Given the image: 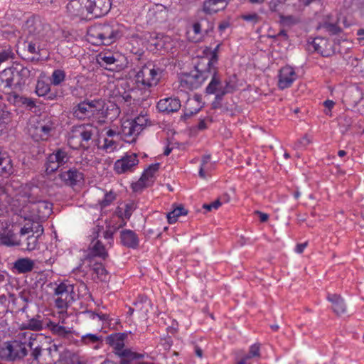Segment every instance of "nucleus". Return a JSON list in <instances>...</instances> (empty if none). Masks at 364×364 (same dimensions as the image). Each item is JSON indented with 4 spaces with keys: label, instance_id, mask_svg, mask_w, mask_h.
I'll use <instances>...</instances> for the list:
<instances>
[{
    "label": "nucleus",
    "instance_id": "32",
    "mask_svg": "<svg viewBox=\"0 0 364 364\" xmlns=\"http://www.w3.org/2000/svg\"><path fill=\"white\" fill-rule=\"evenodd\" d=\"M211 156L210 154L204 155L202 157L201 164L199 169V176L201 178H206L209 172L214 168V163L210 162Z\"/></svg>",
    "mask_w": 364,
    "mask_h": 364
},
{
    "label": "nucleus",
    "instance_id": "39",
    "mask_svg": "<svg viewBox=\"0 0 364 364\" xmlns=\"http://www.w3.org/2000/svg\"><path fill=\"white\" fill-rule=\"evenodd\" d=\"M50 90V86L43 80H38L36 87V93L39 97L46 96Z\"/></svg>",
    "mask_w": 364,
    "mask_h": 364
},
{
    "label": "nucleus",
    "instance_id": "2",
    "mask_svg": "<svg viewBox=\"0 0 364 364\" xmlns=\"http://www.w3.org/2000/svg\"><path fill=\"white\" fill-rule=\"evenodd\" d=\"M21 33L28 52L36 56L32 59L39 60L41 53L46 50L48 43L53 38V32L50 26L38 16L28 18L22 26Z\"/></svg>",
    "mask_w": 364,
    "mask_h": 364
},
{
    "label": "nucleus",
    "instance_id": "41",
    "mask_svg": "<svg viewBox=\"0 0 364 364\" xmlns=\"http://www.w3.org/2000/svg\"><path fill=\"white\" fill-rule=\"evenodd\" d=\"M40 316L32 318L28 321L26 328L32 331H41L43 329V322L39 319Z\"/></svg>",
    "mask_w": 364,
    "mask_h": 364
},
{
    "label": "nucleus",
    "instance_id": "29",
    "mask_svg": "<svg viewBox=\"0 0 364 364\" xmlns=\"http://www.w3.org/2000/svg\"><path fill=\"white\" fill-rule=\"evenodd\" d=\"M0 245L8 247L22 245L21 240L17 238L16 235L11 231L5 233H0Z\"/></svg>",
    "mask_w": 364,
    "mask_h": 364
},
{
    "label": "nucleus",
    "instance_id": "53",
    "mask_svg": "<svg viewBox=\"0 0 364 364\" xmlns=\"http://www.w3.org/2000/svg\"><path fill=\"white\" fill-rule=\"evenodd\" d=\"M244 21L256 23L259 21V16L256 13L243 14L241 16Z\"/></svg>",
    "mask_w": 364,
    "mask_h": 364
},
{
    "label": "nucleus",
    "instance_id": "60",
    "mask_svg": "<svg viewBox=\"0 0 364 364\" xmlns=\"http://www.w3.org/2000/svg\"><path fill=\"white\" fill-rule=\"evenodd\" d=\"M307 246V243L306 242H304V243H300V244H298L296 246V249H295V251L297 252V253H302L304 252V250H305V248Z\"/></svg>",
    "mask_w": 364,
    "mask_h": 364
},
{
    "label": "nucleus",
    "instance_id": "20",
    "mask_svg": "<svg viewBox=\"0 0 364 364\" xmlns=\"http://www.w3.org/2000/svg\"><path fill=\"white\" fill-rule=\"evenodd\" d=\"M120 242L126 247L135 249L139 245V240L135 232L126 229L120 232Z\"/></svg>",
    "mask_w": 364,
    "mask_h": 364
},
{
    "label": "nucleus",
    "instance_id": "5",
    "mask_svg": "<svg viewBox=\"0 0 364 364\" xmlns=\"http://www.w3.org/2000/svg\"><path fill=\"white\" fill-rule=\"evenodd\" d=\"M104 103L101 100H84L75 105L73 108V116L80 120L95 117L101 114L102 118H109L112 120L118 117L120 113L119 109L115 105L107 107L103 110Z\"/></svg>",
    "mask_w": 364,
    "mask_h": 364
},
{
    "label": "nucleus",
    "instance_id": "63",
    "mask_svg": "<svg viewBox=\"0 0 364 364\" xmlns=\"http://www.w3.org/2000/svg\"><path fill=\"white\" fill-rule=\"evenodd\" d=\"M197 128L198 130H204L207 128V124H206V122H205V119H201L200 120V122H198V125H197Z\"/></svg>",
    "mask_w": 364,
    "mask_h": 364
},
{
    "label": "nucleus",
    "instance_id": "26",
    "mask_svg": "<svg viewBox=\"0 0 364 364\" xmlns=\"http://www.w3.org/2000/svg\"><path fill=\"white\" fill-rule=\"evenodd\" d=\"M34 261L28 257L19 258L14 263V268L19 274L30 272L34 268Z\"/></svg>",
    "mask_w": 364,
    "mask_h": 364
},
{
    "label": "nucleus",
    "instance_id": "7",
    "mask_svg": "<svg viewBox=\"0 0 364 364\" xmlns=\"http://www.w3.org/2000/svg\"><path fill=\"white\" fill-rule=\"evenodd\" d=\"M31 75L33 74L28 68L16 63L2 71L0 73V79L2 82L5 83V87H16L24 85L26 80Z\"/></svg>",
    "mask_w": 364,
    "mask_h": 364
},
{
    "label": "nucleus",
    "instance_id": "14",
    "mask_svg": "<svg viewBox=\"0 0 364 364\" xmlns=\"http://www.w3.org/2000/svg\"><path fill=\"white\" fill-rule=\"evenodd\" d=\"M160 164L156 163L151 164L144 170L139 180L133 184L132 188L135 192L141 191L143 188L151 186L155 181L156 173L159 171Z\"/></svg>",
    "mask_w": 364,
    "mask_h": 364
},
{
    "label": "nucleus",
    "instance_id": "4",
    "mask_svg": "<svg viewBox=\"0 0 364 364\" xmlns=\"http://www.w3.org/2000/svg\"><path fill=\"white\" fill-rule=\"evenodd\" d=\"M124 26L115 21L97 23L90 26L87 32V40L93 45H110L122 38Z\"/></svg>",
    "mask_w": 364,
    "mask_h": 364
},
{
    "label": "nucleus",
    "instance_id": "27",
    "mask_svg": "<svg viewBox=\"0 0 364 364\" xmlns=\"http://www.w3.org/2000/svg\"><path fill=\"white\" fill-rule=\"evenodd\" d=\"M48 326L53 333V334L56 335L58 336L62 337L63 338H69L70 336H72V328L65 327L64 326L60 325V323H56L53 321H50L49 323L48 324Z\"/></svg>",
    "mask_w": 364,
    "mask_h": 364
},
{
    "label": "nucleus",
    "instance_id": "64",
    "mask_svg": "<svg viewBox=\"0 0 364 364\" xmlns=\"http://www.w3.org/2000/svg\"><path fill=\"white\" fill-rule=\"evenodd\" d=\"M23 104L26 105L28 107H33L35 106L34 102L29 98H24L22 101Z\"/></svg>",
    "mask_w": 364,
    "mask_h": 364
},
{
    "label": "nucleus",
    "instance_id": "35",
    "mask_svg": "<svg viewBox=\"0 0 364 364\" xmlns=\"http://www.w3.org/2000/svg\"><path fill=\"white\" fill-rule=\"evenodd\" d=\"M65 72L60 69L54 70L50 77V84L54 86L60 85L65 80Z\"/></svg>",
    "mask_w": 364,
    "mask_h": 364
},
{
    "label": "nucleus",
    "instance_id": "43",
    "mask_svg": "<svg viewBox=\"0 0 364 364\" xmlns=\"http://www.w3.org/2000/svg\"><path fill=\"white\" fill-rule=\"evenodd\" d=\"M220 46V44H218L216 46V47L212 50L211 52V57L210 58H208V57H203V58H201L200 59H206L208 60V65H207V67H217L216 65L218 63V50H219V48Z\"/></svg>",
    "mask_w": 364,
    "mask_h": 364
},
{
    "label": "nucleus",
    "instance_id": "57",
    "mask_svg": "<svg viewBox=\"0 0 364 364\" xmlns=\"http://www.w3.org/2000/svg\"><path fill=\"white\" fill-rule=\"evenodd\" d=\"M199 110H200V108L196 109L194 111L186 109L185 113L181 116V119L186 121V119L190 118L193 114L198 113L199 112Z\"/></svg>",
    "mask_w": 364,
    "mask_h": 364
},
{
    "label": "nucleus",
    "instance_id": "33",
    "mask_svg": "<svg viewBox=\"0 0 364 364\" xmlns=\"http://www.w3.org/2000/svg\"><path fill=\"white\" fill-rule=\"evenodd\" d=\"M43 233V228L40 224L32 225L30 227H23L21 228L19 235L21 237H25L27 234L35 235L39 237Z\"/></svg>",
    "mask_w": 364,
    "mask_h": 364
},
{
    "label": "nucleus",
    "instance_id": "36",
    "mask_svg": "<svg viewBox=\"0 0 364 364\" xmlns=\"http://www.w3.org/2000/svg\"><path fill=\"white\" fill-rule=\"evenodd\" d=\"M72 291V286L68 285L65 283H60L55 287L54 294L56 296L70 297V293Z\"/></svg>",
    "mask_w": 364,
    "mask_h": 364
},
{
    "label": "nucleus",
    "instance_id": "52",
    "mask_svg": "<svg viewBox=\"0 0 364 364\" xmlns=\"http://www.w3.org/2000/svg\"><path fill=\"white\" fill-rule=\"evenodd\" d=\"M281 21L284 25L291 26L298 22V19L293 16H281Z\"/></svg>",
    "mask_w": 364,
    "mask_h": 364
},
{
    "label": "nucleus",
    "instance_id": "16",
    "mask_svg": "<svg viewBox=\"0 0 364 364\" xmlns=\"http://www.w3.org/2000/svg\"><path fill=\"white\" fill-rule=\"evenodd\" d=\"M120 58L121 55L117 53L105 51L97 55V61L101 67L113 71L118 69Z\"/></svg>",
    "mask_w": 364,
    "mask_h": 364
},
{
    "label": "nucleus",
    "instance_id": "28",
    "mask_svg": "<svg viewBox=\"0 0 364 364\" xmlns=\"http://www.w3.org/2000/svg\"><path fill=\"white\" fill-rule=\"evenodd\" d=\"M168 9L162 4H156L149 10L150 16L155 18L157 22L166 21L168 16Z\"/></svg>",
    "mask_w": 364,
    "mask_h": 364
},
{
    "label": "nucleus",
    "instance_id": "45",
    "mask_svg": "<svg viewBox=\"0 0 364 364\" xmlns=\"http://www.w3.org/2000/svg\"><path fill=\"white\" fill-rule=\"evenodd\" d=\"M134 93V91H124L122 93H121L119 91V95L117 96V100L119 102H125L127 104H131L132 100L134 98L133 95Z\"/></svg>",
    "mask_w": 364,
    "mask_h": 364
},
{
    "label": "nucleus",
    "instance_id": "61",
    "mask_svg": "<svg viewBox=\"0 0 364 364\" xmlns=\"http://www.w3.org/2000/svg\"><path fill=\"white\" fill-rule=\"evenodd\" d=\"M255 213L259 215V220L262 223L266 222L269 218V215L267 213H264L258 211V210L255 211Z\"/></svg>",
    "mask_w": 364,
    "mask_h": 364
},
{
    "label": "nucleus",
    "instance_id": "47",
    "mask_svg": "<svg viewBox=\"0 0 364 364\" xmlns=\"http://www.w3.org/2000/svg\"><path fill=\"white\" fill-rule=\"evenodd\" d=\"M234 90L235 85L231 84L230 82L225 81V85L223 86L222 85L221 94H216L215 98L217 100H221L225 95L233 92Z\"/></svg>",
    "mask_w": 364,
    "mask_h": 364
},
{
    "label": "nucleus",
    "instance_id": "23",
    "mask_svg": "<svg viewBox=\"0 0 364 364\" xmlns=\"http://www.w3.org/2000/svg\"><path fill=\"white\" fill-rule=\"evenodd\" d=\"M60 178L69 186H75L83 181V174L76 168H70L60 173Z\"/></svg>",
    "mask_w": 364,
    "mask_h": 364
},
{
    "label": "nucleus",
    "instance_id": "9",
    "mask_svg": "<svg viewBox=\"0 0 364 364\" xmlns=\"http://www.w3.org/2000/svg\"><path fill=\"white\" fill-rule=\"evenodd\" d=\"M97 132V127L90 124H82L73 127L68 137V144L73 149L78 146L87 149L93 135Z\"/></svg>",
    "mask_w": 364,
    "mask_h": 364
},
{
    "label": "nucleus",
    "instance_id": "44",
    "mask_svg": "<svg viewBox=\"0 0 364 364\" xmlns=\"http://www.w3.org/2000/svg\"><path fill=\"white\" fill-rule=\"evenodd\" d=\"M70 297L57 296L55 299V306L60 309V313L64 312L67 309L68 303L70 302Z\"/></svg>",
    "mask_w": 364,
    "mask_h": 364
},
{
    "label": "nucleus",
    "instance_id": "50",
    "mask_svg": "<svg viewBox=\"0 0 364 364\" xmlns=\"http://www.w3.org/2000/svg\"><path fill=\"white\" fill-rule=\"evenodd\" d=\"M117 143L113 139L105 138L102 145L103 149L107 152H112L116 149Z\"/></svg>",
    "mask_w": 364,
    "mask_h": 364
},
{
    "label": "nucleus",
    "instance_id": "58",
    "mask_svg": "<svg viewBox=\"0 0 364 364\" xmlns=\"http://www.w3.org/2000/svg\"><path fill=\"white\" fill-rule=\"evenodd\" d=\"M311 142V139L308 136H304L299 141V144L302 147H306Z\"/></svg>",
    "mask_w": 364,
    "mask_h": 364
},
{
    "label": "nucleus",
    "instance_id": "10",
    "mask_svg": "<svg viewBox=\"0 0 364 364\" xmlns=\"http://www.w3.org/2000/svg\"><path fill=\"white\" fill-rule=\"evenodd\" d=\"M162 76V70L153 63H147L136 75V82L138 87L149 88L156 86Z\"/></svg>",
    "mask_w": 364,
    "mask_h": 364
},
{
    "label": "nucleus",
    "instance_id": "21",
    "mask_svg": "<svg viewBox=\"0 0 364 364\" xmlns=\"http://www.w3.org/2000/svg\"><path fill=\"white\" fill-rule=\"evenodd\" d=\"M328 41L323 38H315L309 43L307 49L310 52H316L322 56L330 55V51L327 49Z\"/></svg>",
    "mask_w": 364,
    "mask_h": 364
},
{
    "label": "nucleus",
    "instance_id": "17",
    "mask_svg": "<svg viewBox=\"0 0 364 364\" xmlns=\"http://www.w3.org/2000/svg\"><path fill=\"white\" fill-rule=\"evenodd\" d=\"M278 77L279 88L284 90L292 85L296 80L297 75L292 67L286 65L279 70Z\"/></svg>",
    "mask_w": 364,
    "mask_h": 364
},
{
    "label": "nucleus",
    "instance_id": "25",
    "mask_svg": "<svg viewBox=\"0 0 364 364\" xmlns=\"http://www.w3.org/2000/svg\"><path fill=\"white\" fill-rule=\"evenodd\" d=\"M327 299L332 304V309L337 315L340 316L346 312V306L341 296L328 294Z\"/></svg>",
    "mask_w": 364,
    "mask_h": 364
},
{
    "label": "nucleus",
    "instance_id": "46",
    "mask_svg": "<svg viewBox=\"0 0 364 364\" xmlns=\"http://www.w3.org/2000/svg\"><path fill=\"white\" fill-rule=\"evenodd\" d=\"M115 198L116 194L114 192L109 191L108 193H106L104 196L103 199L100 202L101 208H105L109 205L112 203V202L115 200Z\"/></svg>",
    "mask_w": 364,
    "mask_h": 364
},
{
    "label": "nucleus",
    "instance_id": "19",
    "mask_svg": "<svg viewBox=\"0 0 364 364\" xmlns=\"http://www.w3.org/2000/svg\"><path fill=\"white\" fill-rule=\"evenodd\" d=\"M181 107V101L176 97H166L161 99L157 103V109L159 111L168 114L178 112Z\"/></svg>",
    "mask_w": 364,
    "mask_h": 364
},
{
    "label": "nucleus",
    "instance_id": "37",
    "mask_svg": "<svg viewBox=\"0 0 364 364\" xmlns=\"http://www.w3.org/2000/svg\"><path fill=\"white\" fill-rule=\"evenodd\" d=\"M102 341V337L97 334L87 333L81 337L80 343L83 345L95 344Z\"/></svg>",
    "mask_w": 364,
    "mask_h": 364
},
{
    "label": "nucleus",
    "instance_id": "56",
    "mask_svg": "<svg viewBox=\"0 0 364 364\" xmlns=\"http://www.w3.org/2000/svg\"><path fill=\"white\" fill-rule=\"evenodd\" d=\"M221 205V202L219 199L215 200V201L209 203V204H203V208L205 209L208 211H210L213 209H218Z\"/></svg>",
    "mask_w": 364,
    "mask_h": 364
},
{
    "label": "nucleus",
    "instance_id": "12",
    "mask_svg": "<svg viewBox=\"0 0 364 364\" xmlns=\"http://www.w3.org/2000/svg\"><path fill=\"white\" fill-rule=\"evenodd\" d=\"M66 14L71 19L90 20L87 0H70L66 5Z\"/></svg>",
    "mask_w": 364,
    "mask_h": 364
},
{
    "label": "nucleus",
    "instance_id": "54",
    "mask_svg": "<svg viewBox=\"0 0 364 364\" xmlns=\"http://www.w3.org/2000/svg\"><path fill=\"white\" fill-rule=\"evenodd\" d=\"M259 350L260 349H259V345H257V344L252 345L250 348L249 355L245 358L247 359V358H253V357H259L260 356Z\"/></svg>",
    "mask_w": 364,
    "mask_h": 364
},
{
    "label": "nucleus",
    "instance_id": "31",
    "mask_svg": "<svg viewBox=\"0 0 364 364\" xmlns=\"http://www.w3.org/2000/svg\"><path fill=\"white\" fill-rule=\"evenodd\" d=\"M90 255L94 257H99L103 259H106L108 253L105 246L100 240H93L90 245Z\"/></svg>",
    "mask_w": 364,
    "mask_h": 364
},
{
    "label": "nucleus",
    "instance_id": "13",
    "mask_svg": "<svg viewBox=\"0 0 364 364\" xmlns=\"http://www.w3.org/2000/svg\"><path fill=\"white\" fill-rule=\"evenodd\" d=\"M138 164L139 159L136 154H126L121 159L115 161L114 170L117 174L133 172Z\"/></svg>",
    "mask_w": 364,
    "mask_h": 364
},
{
    "label": "nucleus",
    "instance_id": "3",
    "mask_svg": "<svg viewBox=\"0 0 364 364\" xmlns=\"http://www.w3.org/2000/svg\"><path fill=\"white\" fill-rule=\"evenodd\" d=\"M208 60L199 59L193 71L185 80L190 84L191 90L198 88L206 80L210 78V82L205 90L208 94H221L222 82L218 75L217 67H207Z\"/></svg>",
    "mask_w": 364,
    "mask_h": 364
},
{
    "label": "nucleus",
    "instance_id": "11",
    "mask_svg": "<svg viewBox=\"0 0 364 364\" xmlns=\"http://www.w3.org/2000/svg\"><path fill=\"white\" fill-rule=\"evenodd\" d=\"M70 159L68 151L65 148H58L46 158V171L51 173L63 166Z\"/></svg>",
    "mask_w": 364,
    "mask_h": 364
},
{
    "label": "nucleus",
    "instance_id": "30",
    "mask_svg": "<svg viewBox=\"0 0 364 364\" xmlns=\"http://www.w3.org/2000/svg\"><path fill=\"white\" fill-rule=\"evenodd\" d=\"M210 29H213V24L206 19H201L193 25V31L196 35L199 36L198 38L207 34Z\"/></svg>",
    "mask_w": 364,
    "mask_h": 364
},
{
    "label": "nucleus",
    "instance_id": "6",
    "mask_svg": "<svg viewBox=\"0 0 364 364\" xmlns=\"http://www.w3.org/2000/svg\"><path fill=\"white\" fill-rule=\"evenodd\" d=\"M126 333H116L108 336L106 342L112 348L116 355L121 358L120 364H130L132 360L141 358L142 355L125 348Z\"/></svg>",
    "mask_w": 364,
    "mask_h": 364
},
{
    "label": "nucleus",
    "instance_id": "42",
    "mask_svg": "<svg viewBox=\"0 0 364 364\" xmlns=\"http://www.w3.org/2000/svg\"><path fill=\"white\" fill-rule=\"evenodd\" d=\"M54 127L51 122H48L46 124H41L37 127V130L41 132V139L47 138L50 132L53 129Z\"/></svg>",
    "mask_w": 364,
    "mask_h": 364
},
{
    "label": "nucleus",
    "instance_id": "48",
    "mask_svg": "<svg viewBox=\"0 0 364 364\" xmlns=\"http://www.w3.org/2000/svg\"><path fill=\"white\" fill-rule=\"evenodd\" d=\"M134 124L137 127H140V132L142 131L144 127L146 125L148 122V117L146 114H140L137 117H136L134 120H131Z\"/></svg>",
    "mask_w": 364,
    "mask_h": 364
},
{
    "label": "nucleus",
    "instance_id": "59",
    "mask_svg": "<svg viewBox=\"0 0 364 364\" xmlns=\"http://www.w3.org/2000/svg\"><path fill=\"white\" fill-rule=\"evenodd\" d=\"M119 134L120 133L119 132L112 129H109L106 132L107 138L109 139H113L114 136H118Z\"/></svg>",
    "mask_w": 364,
    "mask_h": 364
},
{
    "label": "nucleus",
    "instance_id": "38",
    "mask_svg": "<svg viewBox=\"0 0 364 364\" xmlns=\"http://www.w3.org/2000/svg\"><path fill=\"white\" fill-rule=\"evenodd\" d=\"M93 271L101 282H107L109 278L108 272L102 264H95Z\"/></svg>",
    "mask_w": 364,
    "mask_h": 364
},
{
    "label": "nucleus",
    "instance_id": "34",
    "mask_svg": "<svg viewBox=\"0 0 364 364\" xmlns=\"http://www.w3.org/2000/svg\"><path fill=\"white\" fill-rule=\"evenodd\" d=\"M187 214L188 210H186L183 205L177 206L167 214L168 222L170 224H173L177 221L178 217L186 215Z\"/></svg>",
    "mask_w": 364,
    "mask_h": 364
},
{
    "label": "nucleus",
    "instance_id": "62",
    "mask_svg": "<svg viewBox=\"0 0 364 364\" xmlns=\"http://www.w3.org/2000/svg\"><path fill=\"white\" fill-rule=\"evenodd\" d=\"M335 102L333 100H327L323 102V105L326 108L328 109V112H331V109L333 107Z\"/></svg>",
    "mask_w": 364,
    "mask_h": 364
},
{
    "label": "nucleus",
    "instance_id": "55",
    "mask_svg": "<svg viewBox=\"0 0 364 364\" xmlns=\"http://www.w3.org/2000/svg\"><path fill=\"white\" fill-rule=\"evenodd\" d=\"M14 53L10 50H3L0 52V65L9 59L13 58Z\"/></svg>",
    "mask_w": 364,
    "mask_h": 364
},
{
    "label": "nucleus",
    "instance_id": "22",
    "mask_svg": "<svg viewBox=\"0 0 364 364\" xmlns=\"http://www.w3.org/2000/svg\"><path fill=\"white\" fill-rule=\"evenodd\" d=\"M14 171L13 160L9 154L0 151V176H9L14 174Z\"/></svg>",
    "mask_w": 364,
    "mask_h": 364
},
{
    "label": "nucleus",
    "instance_id": "1",
    "mask_svg": "<svg viewBox=\"0 0 364 364\" xmlns=\"http://www.w3.org/2000/svg\"><path fill=\"white\" fill-rule=\"evenodd\" d=\"M46 340L43 335L29 331L21 332L14 340L6 341L0 348V357L6 361H19L28 355L29 348L33 361L40 364L42 353L44 350L49 353L51 352L52 346L46 347ZM53 347L57 350L55 345H53Z\"/></svg>",
    "mask_w": 364,
    "mask_h": 364
},
{
    "label": "nucleus",
    "instance_id": "15",
    "mask_svg": "<svg viewBox=\"0 0 364 364\" xmlns=\"http://www.w3.org/2000/svg\"><path fill=\"white\" fill-rule=\"evenodd\" d=\"M90 20L106 15L111 9L110 0H87Z\"/></svg>",
    "mask_w": 364,
    "mask_h": 364
},
{
    "label": "nucleus",
    "instance_id": "40",
    "mask_svg": "<svg viewBox=\"0 0 364 364\" xmlns=\"http://www.w3.org/2000/svg\"><path fill=\"white\" fill-rule=\"evenodd\" d=\"M27 235L28 236L25 238L26 250L28 251L36 250L39 245L38 236H35V235L31 234Z\"/></svg>",
    "mask_w": 364,
    "mask_h": 364
},
{
    "label": "nucleus",
    "instance_id": "51",
    "mask_svg": "<svg viewBox=\"0 0 364 364\" xmlns=\"http://www.w3.org/2000/svg\"><path fill=\"white\" fill-rule=\"evenodd\" d=\"M85 314L91 319L95 320L98 319V321H104L108 320L109 316L105 314H99L92 311H87L85 312Z\"/></svg>",
    "mask_w": 364,
    "mask_h": 364
},
{
    "label": "nucleus",
    "instance_id": "8",
    "mask_svg": "<svg viewBox=\"0 0 364 364\" xmlns=\"http://www.w3.org/2000/svg\"><path fill=\"white\" fill-rule=\"evenodd\" d=\"M20 215L24 218L46 219L52 213V204L46 200L36 201L28 197V203L23 205L19 210Z\"/></svg>",
    "mask_w": 364,
    "mask_h": 364
},
{
    "label": "nucleus",
    "instance_id": "24",
    "mask_svg": "<svg viewBox=\"0 0 364 364\" xmlns=\"http://www.w3.org/2000/svg\"><path fill=\"white\" fill-rule=\"evenodd\" d=\"M228 4V0H205L203 2V11L205 14H212L223 10Z\"/></svg>",
    "mask_w": 364,
    "mask_h": 364
},
{
    "label": "nucleus",
    "instance_id": "49",
    "mask_svg": "<svg viewBox=\"0 0 364 364\" xmlns=\"http://www.w3.org/2000/svg\"><path fill=\"white\" fill-rule=\"evenodd\" d=\"M322 27L331 35L338 34L341 32L340 27L336 23L325 22Z\"/></svg>",
    "mask_w": 364,
    "mask_h": 364
},
{
    "label": "nucleus",
    "instance_id": "18",
    "mask_svg": "<svg viewBox=\"0 0 364 364\" xmlns=\"http://www.w3.org/2000/svg\"><path fill=\"white\" fill-rule=\"evenodd\" d=\"M140 132V127L136 126L131 120H126L122 122L121 134L124 141L128 143L134 142Z\"/></svg>",
    "mask_w": 364,
    "mask_h": 364
}]
</instances>
